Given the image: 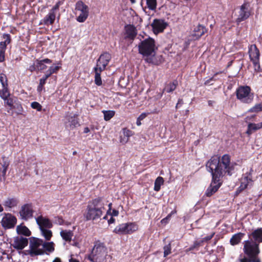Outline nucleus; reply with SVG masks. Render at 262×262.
Returning <instances> with one entry per match:
<instances>
[{"label": "nucleus", "instance_id": "1", "mask_svg": "<svg viewBox=\"0 0 262 262\" xmlns=\"http://www.w3.org/2000/svg\"><path fill=\"white\" fill-rule=\"evenodd\" d=\"M206 168L212 175V182L206 191L207 196H211L221 186L222 179L226 173L231 176L235 172L236 164L230 162L229 155H224L221 158L213 156L206 163Z\"/></svg>", "mask_w": 262, "mask_h": 262}, {"label": "nucleus", "instance_id": "2", "mask_svg": "<svg viewBox=\"0 0 262 262\" xmlns=\"http://www.w3.org/2000/svg\"><path fill=\"white\" fill-rule=\"evenodd\" d=\"M157 50L155 40L149 37L141 41L138 44L139 53L146 57L145 60L148 63L157 64L159 63V61L157 60V62L155 59Z\"/></svg>", "mask_w": 262, "mask_h": 262}, {"label": "nucleus", "instance_id": "3", "mask_svg": "<svg viewBox=\"0 0 262 262\" xmlns=\"http://www.w3.org/2000/svg\"><path fill=\"white\" fill-rule=\"evenodd\" d=\"M106 202L100 198L93 200L89 203L84 217L86 220H95L101 217L105 210Z\"/></svg>", "mask_w": 262, "mask_h": 262}, {"label": "nucleus", "instance_id": "4", "mask_svg": "<svg viewBox=\"0 0 262 262\" xmlns=\"http://www.w3.org/2000/svg\"><path fill=\"white\" fill-rule=\"evenodd\" d=\"M107 255V249L104 244L97 241L95 243L91 253L88 256V259L91 262H104Z\"/></svg>", "mask_w": 262, "mask_h": 262}, {"label": "nucleus", "instance_id": "5", "mask_svg": "<svg viewBox=\"0 0 262 262\" xmlns=\"http://www.w3.org/2000/svg\"><path fill=\"white\" fill-rule=\"evenodd\" d=\"M249 86H240L236 90L237 99L241 102L250 103L253 100L254 95Z\"/></svg>", "mask_w": 262, "mask_h": 262}, {"label": "nucleus", "instance_id": "6", "mask_svg": "<svg viewBox=\"0 0 262 262\" xmlns=\"http://www.w3.org/2000/svg\"><path fill=\"white\" fill-rule=\"evenodd\" d=\"M43 241L37 238H32L30 241L28 253L31 256L43 255Z\"/></svg>", "mask_w": 262, "mask_h": 262}, {"label": "nucleus", "instance_id": "7", "mask_svg": "<svg viewBox=\"0 0 262 262\" xmlns=\"http://www.w3.org/2000/svg\"><path fill=\"white\" fill-rule=\"evenodd\" d=\"M75 10L79 14L76 20L79 23H83L88 18L89 14V7L81 1H78L75 6Z\"/></svg>", "mask_w": 262, "mask_h": 262}, {"label": "nucleus", "instance_id": "8", "mask_svg": "<svg viewBox=\"0 0 262 262\" xmlns=\"http://www.w3.org/2000/svg\"><path fill=\"white\" fill-rule=\"evenodd\" d=\"M249 54L251 61L253 62L254 70L259 72L260 70L259 64V51L255 45H251L249 47Z\"/></svg>", "mask_w": 262, "mask_h": 262}, {"label": "nucleus", "instance_id": "9", "mask_svg": "<svg viewBox=\"0 0 262 262\" xmlns=\"http://www.w3.org/2000/svg\"><path fill=\"white\" fill-rule=\"evenodd\" d=\"M244 251L250 258H255L259 253L258 244L251 241H245Z\"/></svg>", "mask_w": 262, "mask_h": 262}, {"label": "nucleus", "instance_id": "10", "mask_svg": "<svg viewBox=\"0 0 262 262\" xmlns=\"http://www.w3.org/2000/svg\"><path fill=\"white\" fill-rule=\"evenodd\" d=\"M61 5L60 2H57L50 10L48 14L41 20V23L46 26L52 25L55 21L57 13Z\"/></svg>", "mask_w": 262, "mask_h": 262}, {"label": "nucleus", "instance_id": "11", "mask_svg": "<svg viewBox=\"0 0 262 262\" xmlns=\"http://www.w3.org/2000/svg\"><path fill=\"white\" fill-rule=\"evenodd\" d=\"M252 170L251 169L248 172L244 174L241 179V185L237 188L236 193V194L239 193L241 191L251 187L253 184L252 177L251 172Z\"/></svg>", "mask_w": 262, "mask_h": 262}, {"label": "nucleus", "instance_id": "12", "mask_svg": "<svg viewBox=\"0 0 262 262\" xmlns=\"http://www.w3.org/2000/svg\"><path fill=\"white\" fill-rule=\"evenodd\" d=\"M111 59V55L108 53H104L101 54L97 61L96 66L94 68V70H99L100 71H103L105 69L106 66Z\"/></svg>", "mask_w": 262, "mask_h": 262}, {"label": "nucleus", "instance_id": "13", "mask_svg": "<svg viewBox=\"0 0 262 262\" xmlns=\"http://www.w3.org/2000/svg\"><path fill=\"white\" fill-rule=\"evenodd\" d=\"M250 14L251 13L249 10V5L247 3H244L240 7L236 21L237 23H240L247 19L250 16Z\"/></svg>", "mask_w": 262, "mask_h": 262}, {"label": "nucleus", "instance_id": "14", "mask_svg": "<svg viewBox=\"0 0 262 262\" xmlns=\"http://www.w3.org/2000/svg\"><path fill=\"white\" fill-rule=\"evenodd\" d=\"M153 32L158 34L163 32L167 26V24L164 20L155 19L151 24Z\"/></svg>", "mask_w": 262, "mask_h": 262}, {"label": "nucleus", "instance_id": "15", "mask_svg": "<svg viewBox=\"0 0 262 262\" xmlns=\"http://www.w3.org/2000/svg\"><path fill=\"white\" fill-rule=\"evenodd\" d=\"M16 221L15 217L10 213H7L3 217L1 223L4 228L10 229L14 227Z\"/></svg>", "mask_w": 262, "mask_h": 262}, {"label": "nucleus", "instance_id": "16", "mask_svg": "<svg viewBox=\"0 0 262 262\" xmlns=\"http://www.w3.org/2000/svg\"><path fill=\"white\" fill-rule=\"evenodd\" d=\"M33 212L32 206L29 204H25L21 207L19 214L23 220H27L32 216Z\"/></svg>", "mask_w": 262, "mask_h": 262}, {"label": "nucleus", "instance_id": "17", "mask_svg": "<svg viewBox=\"0 0 262 262\" xmlns=\"http://www.w3.org/2000/svg\"><path fill=\"white\" fill-rule=\"evenodd\" d=\"M64 124L67 128L72 129L79 126L78 121L75 115L70 114L66 117Z\"/></svg>", "mask_w": 262, "mask_h": 262}, {"label": "nucleus", "instance_id": "18", "mask_svg": "<svg viewBox=\"0 0 262 262\" xmlns=\"http://www.w3.org/2000/svg\"><path fill=\"white\" fill-rule=\"evenodd\" d=\"M28 243V239L22 236H17L14 238L12 244L15 249L21 250L24 249Z\"/></svg>", "mask_w": 262, "mask_h": 262}, {"label": "nucleus", "instance_id": "19", "mask_svg": "<svg viewBox=\"0 0 262 262\" xmlns=\"http://www.w3.org/2000/svg\"><path fill=\"white\" fill-rule=\"evenodd\" d=\"M36 221L39 227L40 230L49 229L52 227L51 222L48 219L42 216L36 218Z\"/></svg>", "mask_w": 262, "mask_h": 262}, {"label": "nucleus", "instance_id": "20", "mask_svg": "<svg viewBox=\"0 0 262 262\" xmlns=\"http://www.w3.org/2000/svg\"><path fill=\"white\" fill-rule=\"evenodd\" d=\"M125 38L134 40L137 34V30L135 26L128 25L125 27Z\"/></svg>", "mask_w": 262, "mask_h": 262}, {"label": "nucleus", "instance_id": "21", "mask_svg": "<svg viewBox=\"0 0 262 262\" xmlns=\"http://www.w3.org/2000/svg\"><path fill=\"white\" fill-rule=\"evenodd\" d=\"M249 237L252 236V238L255 241V243H261L262 242V228H258L254 230L250 235H249Z\"/></svg>", "mask_w": 262, "mask_h": 262}, {"label": "nucleus", "instance_id": "22", "mask_svg": "<svg viewBox=\"0 0 262 262\" xmlns=\"http://www.w3.org/2000/svg\"><path fill=\"white\" fill-rule=\"evenodd\" d=\"M3 38L5 41L0 42V52H5L7 46L11 42V36L9 34H4Z\"/></svg>", "mask_w": 262, "mask_h": 262}, {"label": "nucleus", "instance_id": "23", "mask_svg": "<svg viewBox=\"0 0 262 262\" xmlns=\"http://www.w3.org/2000/svg\"><path fill=\"white\" fill-rule=\"evenodd\" d=\"M52 62L51 60L46 58L41 60H36V67L37 71H42L45 70L47 68V66L45 63L50 64Z\"/></svg>", "mask_w": 262, "mask_h": 262}, {"label": "nucleus", "instance_id": "24", "mask_svg": "<svg viewBox=\"0 0 262 262\" xmlns=\"http://www.w3.org/2000/svg\"><path fill=\"white\" fill-rule=\"evenodd\" d=\"M206 32V29L202 25H199L194 28L192 35L196 38H200Z\"/></svg>", "mask_w": 262, "mask_h": 262}, {"label": "nucleus", "instance_id": "25", "mask_svg": "<svg viewBox=\"0 0 262 262\" xmlns=\"http://www.w3.org/2000/svg\"><path fill=\"white\" fill-rule=\"evenodd\" d=\"M261 128H262V122L257 124L250 123L248 125V129L246 133L250 135L254 131L259 129Z\"/></svg>", "mask_w": 262, "mask_h": 262}, {"label": "nucleus", "instance_id": "26", "mask_svg": "<svg viewBox=\"0 0 262 262\" xmlns=\"http://www.w3.org/2000/svg\"><path fill=\"white\" fill-rule=\"evenodd\" d=\"M127 234H130L138 229V225L136 223L128 222L125 223Z\"/></svg>", "mask_w": 262, "mask_h": 262}, {"label": "nucleus", "instance_id": "27", "mask_svg": "<svg viewBox=\"0 0 262 262\" xmlns=\"http://www.w3.org/2000/svg\"><path fill=\"white\" fill-rule=\"evenodd\" d=\"M113 232L119 235L127 234L125 223L119 224V225L117 226L114 229Z\"/></svg>", "mask_w": 262, "mask_h": 262}, {"label": "nucleus", "instance_id": "28", "mask_svg": "<svg viewBox=\"0 0 262 262\" xmlns=\"http://www.w3.org/2000/svg\"><path fill=\"white\" fill-rule=\"evenodd\" d=\"M18 204V201L14 198H8L4 202V205L6 207L12 208L16 206Z\"/></svg>", "mask_w": 262, "mask_h": 262}, {"label": "nucleus", "instance_id": "29", "mask_svg": "<svg viewBox=\"0 0 262 262\" xmlns=\"http://www.w3.org/2000/svg\"><path fill=\"white\" fill-rule=\"evenodd\" d=\"M244 234L241 232L235 234L230 239V243L232 245H235L238 244L242 238L243 237Z\"/></svg>", "mask_w": 262, "mask_h": 262}, {"label": "nucleus", "instance_id": "30", "mask_svg": "<svg viewBox=\"0 0 262 262\" xmlns=\"http://www.w3.org/2000/svg\"><path fill=\"white\" fill-rule=\"evenodd\" d=\"M60 235L62 238L67 242H70L73 236V233L71 230H62L60 232Z\"/></svg>", "mask_w": 262, "mask_h": 262}, {"label": "nucleus", "instance_id": "31", "mask_svg": "<svg viewBox=\"0 0 262 262\" xmlns=\"http://www.w3.org/2000/svg\"><path fill=\"white\" fill-rule=\"evenodd\" d=\"M43 252H52L54 251V244L53 242H45L43 241Z\"/></svg>", "mask_w": 262, "mask_h": 262}, {"label": "nucleus", "instance_id": "32", "mask_svg": "<svg viewBox=\"0 0 262 262\" xmlns=\"http://www.w3.org/2000/svg\"><path fill=\"white\" fill-rule=\"evenodd\" d=\"M178 81L177 80H174L167 84L165 86L163 91H166L167 93H171L176 89Z\"/></svg>", "mask_w": 262, "mask_h": 262}, {"label": "nucleus", "instance_id": "33", "mask_svg": "<svg viewBox=\"0 0 262 262\" xmlns=\"http://www.w3.org/2000/svg\"><path fill=\"white\" fill-rule=\"evenodd\" d=\"M164 180L162 177H158L155 182L154 190L159 191L160 190L161 186L163 184Z\"/></svg>", "mask_w": 262, "mask_h": 262}, {"label": "nucleus", "instance_id": "34", "mask_svg": "<svg viewBox=\"0 0 262 262\" xmlns=\"http://www.w3.org/2000/svg\"><path fill=\"white\" fill-rule=\"evenodd\" d=\"M102 113L104 115V119L105 121H109L115 114V112L112 110L103 111Z\"/></svg>", "mask_w": 262, "mask_h": 262}, {"label": "nucleus", "instance_id": "35", "mask_svg": "<svg viewBox=\"0 0 262 262\" xmlns=\"http://www.w3.org/2000/svg\"><path fill=\"white\" fill-rule=\"evenodd\" d=\"M41 235L45 238L47 241L51 239L52 236V232L50 230L48 229H44L40 230Z\"/></svg>", "mask_w": 262, "mask_h": 262}, {"label": "nucleus", "instance_id": "36", "mask_svg": "<svg viewBox=\"0 0 262 262\" xmlns=\"http://www.w3.org/2000/svg\"><path fill=\"white\" fill-rule=\"evenodd\" d=\"M3 89L1 90V97L4 100H6L7 98L10 96V93L8 91V85L2 86Z\"/></svg>", "mask_w": 262, "mask_h": 262}, {"label": "nucleus", "instance_id": "37", "mask_svg": "<svg viewBox=\"0 0 262 262\" xmlns=\"http://www.w3.org/2000/svg\"><path fill=\"white\" fill-rule=\"evenodd\" d=\"M95 73V83L97 85H101L102 84V81L101 78V73L102 71H100L99 70H94Z\"/></svg>", "mask_w": 262, "mask_h": 262}, {"label": "nucleus", "instance_id": "38", "mask_svg": "<svg viewBox=\"0 0 262 262\" xmlns=\"http://www.w3.org/2000/svg\"><path fill=\"white\" fill-rule=\"evenodd\" d=\"M17 230L19 233L23 234L27 236L30 235V231L25 226H18L17 227Z\"/></svg>", "mask_w": 262, "mask_h": 262}, {"label": "nucleus", "instance_id": "39", "mask_svg": "<svg viewBox=\"0 0 262 262\" xmlns=\"http://www.w3.org/2000/svg\"><path fill=\"white\" fill-rule=\"evenodd\" d=\"M149 9L154 10L157 7V0H146Z\"/></svg>", "mask_w": 262, "mask_h": 262}, {"label": "nucleus", "instance_id": "40", "mask_svg": "<svg viewBox=\"0 0 262 262\" xmlns=\"http://www.w3.org/2000/svg\"><path fill=\"white\" fill-rule=\"evenodd\" d=\"M262 111V103L256 104L253 107L249 110L250 112L257 113Z\"/></svg>", "mask_w": 262, "mask_h": 262}, {"label": "nucleus", "instance_id": "41", "mask_svg": "<svg viewBox=\"0 0 262 262\" xmlns=\"http://www.w3.org/2000/svg\"><path fill=\"white\" fill-rule=\"evenodd\" d=\"M158 111H157V108L154 109L152 111H151L150 113H142L138 118L139 119H140L141 120H143L148 115L150 114H157Z\"/></svg>", "mask_w": 262, "mask_h": 262}, {"label": "nucleus", "instance_id": "42", "mask_svg": "<svg viewBox=\"0 0 262 262\" xmlns=\"http://www.w3.org/2000/svg\"><path fill=\"white\" fill-rule=\"evenodd\" d=\"M122 134L124 136L127 137L128 139L133 135L132 131L126 128H123L122 129Z\"/></svg>", "mask_w": 262, "mask_h": 262}, {"label": "nucleus", "instance_id": "43", "mask_svg": "<svg viewBox=\"0 0 262 262\" xmlns=\"http://www.w3.org/2000/svg\"><path fill=\"white\" fill-rule=\"evenodd\" d=\"M0 82L2 85V86L8 85L6 76L3 73L0 74Z\"/></svg>", "mask_w": 262, "mask_h": 262}, {"label": "nucleus", "instance_id": "44", "mask_svg": "<svg viewBox=\"0 0 262 262\" xmlns=\"http://www.w3.org/2000/svg\"><path fill=\"white\" fill-rule=\"evenodd\" d=\"M164 256L166 257L171 253V246L169 244L164 247Z\"/></svg>", "mask_w": 262, "mask_h": 262}, {"label": "nucleus", "instance_id": "45", "mask_svg": "<svg viewBox=\"0 0 262 262\" xmlns=\"http://www.w3.org/2000/svg\"><path fill=\"white\" fill-rule=\"evenodd\" d=\"M31 106L33 109L36 110L37 111H41L42 106L37 102L34 101L31 103Z\"/></svg>", "mask_w": 262, "mask_h": 262}, {"label": "nucleus", "instance_id": "46", "mask_svg": "<svg viewBox=\"0 0 262 262\" xmlns=\"http://www.w3.org/2000/svg\"><path fill=\"white\" fill-rule=\"evenodd\" d=\"M59 66H52L50 67L48 70L50 71L52 74H53L57 73V71L59 70Z\"/></svg>", "mask_w": 262, "mask_h": 262}, {"label": "nucleus", "instance_id": "47", "mask_svg": "<svg viewBox=\"0 0 262 262\" xmlns=\"http://www.w3.org/2000/svg\"><path fill=\"white\" fill-rule=\"evenodd\" d=\"M214 232L212 233L210 235L205 236V237L203 238L202 239L201 241V243L203 242H206L209 240H210L214 236Z\"/></svg>", "mask_w": 262, "mask_h": 262}, {"label": "nucleus", "instance_id": "48", "mask_svg": "<svg viewBox=\"0 0 262 262\" xmlns=\"http://www.w3.org/2000/svg\"><path fill=\"white\" fill-rule=\"evenodd\" d=\"M128 138L123 136V135H121L120 138V142L122 144H124L127 143L128 141Z\"/></svg>", "mask_w": 262, "mask_h": 262}, {"label": "nucleus", "instance_id": "49", "mask_svg": "<svg viewBox=\"0 0 262 262\" xmlns=\"http://www.w3.org/2000/svg\"><path fill=\"white\" fill-rule=\"evenodd\" d=\"M202 244L201 241L195 242L193 245L189 248V250H192L195 248L200 246Z\"/></svg>", "mask_w": 262, "mask_h": 262}, {"label": "nucleus", "instance_id": "50", "mask_svg": "<svg viewBox=\"0 0 262 262\" xmlns=\"http://www.w3.org/2000/svg\"><path fill=\"white\" fill-rule=\"evenodd\" d=\"M36 66V60L34 62L33 64L30 66L29 67V70L31 72H33L34 71H37V68Z\"/></svg>", "mask_w": 262, "mask_h": 262}, {"label": "nucleus", "instance_id": "51", "mask_svg": "<svg viewBox=\"0 0 262 262\" xmlns=\"http://www.w3.org/2000/svg\"><path fill=\"white\" fill-rule=\"evenodd\" d=\"M5 103L7 104V105H8V106H10V107H12L13 106V100L12 99H8V98H7V99L6 100H5Z\"/></svg>", "mask_w": 262, "mask_h": 262}, {"label": "nucleus", "instance_id": "52", "mask_svg": "<svg viewBox=\"0 0 262 262\" xmlns=\"http://www.w3.org/2000/svg\"><path fill=\"white\" fill-rule=\"evenodd\" d=\"M171 217V214H168L165 218H164L161 220V223L162 224H166L167 223L168 220Z\"/></svg>", "mask_w": 262, "mask_h": 262}, {"label": "nucleus", "instance_id": "53", "mask_svg": "<svg viewBox=\"0 0 262 262\" xmlns=\"http://www.w3.org/2000/svg\"><path fill=\"white\" fill-rule=\"evenodd\" d=\"M5 52H0V62H3L5 60Z\"/></svg>", "mask_w": 262, "mask_h": 262}, {"label": "nucleus", "instance_id": "54", "mask_svg": "<svg viewBox=\"0 0 262 262\" xmlns=\"http://www.w3.org/2000/svg\"><path fill=\"white\" fill-rule=\"evenodd\" d=\"M47 78H45V77L43 76L42 78H41L40 80H39V84L40 85H44L46 82V80H47Z\"/></svg>", "mask_w": 262, "mask_h": 262}, {"label": "nucleus", "instance_id": "55", "mask_svg": "<svg viewBox=\"0 0 262 262\" xmlns=\"http://www.w3.org/2000/svg\"><path fill=\"white\" fill-rule=\"evenodd\" d=\"M112 216H116L118 215L119 212L116 210H113L112 212L111 213Z\"/></svg>", "mask_w": 262, "mask_h": 262}, {"label": "nucleus", "instance_id": "56", "mask_svg": "<svg viewBox=\"0 0 262 262\" xmlns=\"http://www.w3.org/2000/svg\"><path fill=\"white\" fill-rule=\"evenodd\" d=\"M23 109L21 106H18V111L16 112L17 115L22 114Z\"/></svg>", "mask_w": 262, "mask_h": 262}, {"label": "nucleus", "instance_id": "57", "mask_svg": "<svg viewBox=\"0 0 262 262\" xmlns=\"http://www.w3.org/2000/svg\"><path fill=\"white\" fill-rule=\"evenodd\" d=\"M52 74L51 73V72L48 70L46 72V74L44 75V77H45V78L48 79Z\"/></svg>", "mask_w": 262, "mask_h": 262}, {"label": "nucleus", "instance_id": "58", "mask_svg": "<svg viewBox=\"0 0 262 262\" xmlns=\"http://www.w3.org/2000/svg\"><path fill=\"white\" fill-rule=\"evenodd\" d=\"M7 166L8 165H6V164H4L3 165V174L4 176H5L6 174V171H7Z\"/></svg>", "mask_w": 262, "mask_h": 262}, {"label": "nucleus", "instance_id": "59", "mask_svg": "<svg viewBox=\"0 0 262 262\" xmlns=\"http://www.w3.org/2000/svg\"><path fill=\"white\" fill-rule=\"evenodd\" d=\"M42 88H43V85H40L39 84L38 86H37V90L38 92H40L42 91Z\"/></svg>", "mask_w": 262, "mask_h": 262}, {"label": "nucleus", "instance_id": "60", "mask_svg": "<svg viewBox=\"0 0 262 262\" xmlns=\"http://www.w3.org/2000/svg\"><path fill=\"white\" fill-rule=\"evenodd\" d=\"M69 262H80L79 260H77L75 258H74L73 257H71L70 259H69Z\"/></svg>", "mask_w": 262, "mask_h": 262}, {"label": "nucleus", "instance_id": "61", "mask_svg": "<svg viewBox=\"0 0 262 262\" xmlns=\"http://www.w3.org/2000/svg\"><path fill=\"white\" fill-rule=\"evenodd\" d=\"M241 262H251V259H248L247 258H243L241 259Z\"/></svg>", "mask_w": 262, "mask_h": 262}, {"label": "nucleus", "instance_id": "62", "mask_svg": "<svg viewBox=\"0 0 262 262\" xmlns=\"http://www.w3.org/2000/svg\"><path fill=\"white\" fill-rule=\"evenodd\" d=\"M183 103V100L182 99H179L178 100V102L177 103V105H176V107H178L179 106V105H180V104H182Z\"/></svg>", "mask_w": 262, "mask_h": 262}, {"label": "nucleus", "instance_id": "63", "mask_svg": "<svg viewBox=\"0 0 262 262\" xmlns=\"http://www.w3.org/2000/svg\"><path fill=\"white\" fill-rule=\"evenodd\" d=\"M115 222V219L111 217V218L108 221V223L109 224L113 223Z\"/></svg>", "mask_w": 262, "mask_h": 262}, {"label": "nucleus", "instance_id": "64", "mask_svg": "<svg viewBox=\"0 0 262 262\" xmlns=\"http://www.w3.org/2000/svg\"><path fill=\"white\" fill-rule=\"evenodd\" d=\"M53 262H61V261L59 258L56 257L54 259V260L53 261Z\"/></svg>", "mask_w": 262, "mask_h": 262}]
</instances>
